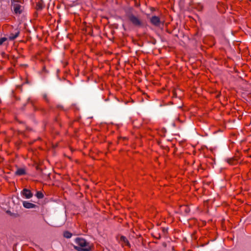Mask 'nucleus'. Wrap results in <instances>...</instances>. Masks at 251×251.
<instances>
[{"label": "nucleus", "mask_w": 251, "mask_h": 251, "mask_svg": "<svg viewBox=\"0 0 251 251\" xmlns=\"http://www.w3.org/2000/svg\"><path fill=\"white\" fill-rule=\"evenodd\" d=\"M151 23L154 25L158 26L160 25L161 21L159 17L156 16H152L150 19Z\"/></svg>", "instance_id": "nucleus-4"}, {"label": "nucleus", "mask_w": 251, "mask_h": 251, "mask_svg": "<svg viewBox=\"0 0 251 251\" xmlns=\"http://www.w3.org/2000/svg\"><path fill=\"white\" fill-rule=\"evenodd\" d=\"M35 196L38 199H42L44 198V195L42 191H38L35 194Z\"/></svg>", "instance_id": "nucleus-8"}, {"label": "nucleus", "mask_w": 251, "mask_h": 251, "mask_svg": "<svg viewBox=\"0 0 251 251\" xmlns=\"http://www.w3.org/2000/svg\"><path fill=\"white\" fill-rule=\"evenodd\" d=\"M22 3H17L11 4L14 12L16 14H20L23 10V6L21 5Z\"/></svg>", "instance_id": "nucleus-3"}, {"label": "nucleus", "mask_w": 251, "mask_h": 251, "mask_svg": "<svg viewBox=\"0 0 251 251\" xmlns=\"http://www.w3.org/2000/svg\"><path fill=\"white\" fill-rule=\"evenodd\" d=\"M11 0V4L17 3H23V2H24L23 0Z\"/></svg>", "instance_id": "nucleus-12"}, {"label": "nucleus", "mask_w": 251, "mask_h": 251, "mask_svg": "<svg viewBox=\"0 0 251 251\" xmlns=\"http://www.w3.org/2000/svg\"><path fill=\"white\" fill-rule=\"evenodd\" d=\"M226 161L230 165H234L236 163V160L233 158H228L226 160Z\"/></svg>", "instance_id": "nucleus-10"}, {"label": "nucleus", "mask_w": 251, "mask_h": 251, "mask_svg": "<svg viewBox=\"0 0 251 251\" xmlns=\"http://www.w3.org/2000/svg\"><path fill=\"white\" fill-rule=\"evenodd\" d=\"M22 195L26 199H29L33 196V194L31 192L30 190L25 188L22 192Z\"/></svg>", "instance_id": "nucleus-5"}, {"label": "nucleus", "mask_w": 251, "mask_h": 251, "mask_svg": "<svg viewBox=\"0 0 251 251\" xmlns=\"http://www.w3.org/2000/svg\"><path fill=\"white\" fill-rule=\"evenodd\" d=\"M26 208H32L35 207V205H23Z\"/></svg>", "instance_id": "nucleus-15"}, {"label": "nucleus", "mask_w": 251, "mask_h": 251, "mask_svg": "<svg viewBox=\"0 0 251 251\" xmlns=\"http://www.w3.org/2000/svg\"><path fill=\"white\" fill-rule=\"evenodd\" d=\"M23 204H32L31 203H30V202H24L23 203Z\"/></svg>", "instance_id": "nucleus-17"}, {"label": "nucleus", "mask_w": 251, "mask_h": 251, "mask_svg": "<svg viewBox=\"0 0 251 251\" xmlns=\"http://www.w3.org/2000/svg\"><path fill=\"white\" fill-rule=\"evenodd\" d=\"M6 212L7 214H9L10 215H13V213L11 211H10V210H6Z\"/></svg>", "instance_id": "nucleus-16"}, {"label": "nucleus", "mask_w": 251, "mask_h": 251, "mask_svg": "<svg viewBox=\"0 0 251 251\" xmlns=\"http://www.w3.org/2000/svg\"><path fill=\"white\" fill-rule=\"evenodd\" d=\"M25 170L24 168H18L15 172L18 176H22L25 174Z\"/></svg>", "instance_id": "nucleus-7"}, {"label": "nucleus", "mask_w": 251, "mask_h": 251, "mask_svg": "<svg viewBox=\"0 0 251 251\" xmlns=\"http://www.w3.org/2000/svg\"><path fill=\"white\" fill-rule=\"evenodd\" d=\"M63 235L64 237L66 238H70L72 236V234L71 232L66 231L64 232Z\"/></svg>", "instance_id": "nucleus-11"}, {"label": "nucleus", "mask_w": 251, "mask_h": 251, "mask_svg": "<svg viewBox=\"0 0 251 251\" xmlns=\"http://www.w3.org/2000/svg\"><path fill=\"white\" fill-rule=\"evenodd\" d=\"M121 241H123L124 243H126L127 245L129 244L128 241L127 240V239L126 238V237L122 236L121 237Z\"/></svg>", "instance_id": "nucleus-13"}, {"label": "nucleus", "mask_w": 251, "mask_h": 251, "mask_svg": "<svg viewBox=\"0 0 251 251\" xmlns=\"http://www.w3.org/2000/svg\"><path fill=\"white\" fill-rule=\"evenodd\" d=\"M44 98H45V99L46 100H47L46 99V96H45V97H44Z\"/></svg>", "instance_id": "nucleus-18"}, {"label": "nucleus", "mask_w": 251, "mask_h": 251, "mask_svg": "<svg viewBox=\"0 0 251 251\" xmlns=\"http://www.w3.org/2000/svg\"><path fill=\"white\" fill-rule=\"evenodd\" d=\"M19 34V31L16 32L15 34L11 33L9 36V38L10 40H14L15 38H16L18 36Z\"/></svg>", "instance_id": "nucleus-9"}, {"label": "nucleus", "mask_w": 251, "mask_h": 251, "mask_svg": "<svg viewBox=\"0 0 251 251\" xmlns=\"http://www.w3.org/2000/svg\"><path fill=\"white\" fill-rule=\"evenodd\" d=\"M75 243L78 245V247H80L82 248L91 247L90 246H89V243L86 241V240L82 238H76L75 239Z\"/></svg>", "instance_id": "nucleus-2"}, {"label": "nucleus", "mask_w": 251, "mask_h": 251, "mask_svg": "<svg viewBox=\"0 0 251 251\" xmlns=\"http://www.w3.org/2000/svg\"><path fill=\"white\" fill-rule=\"evenodd\" d=\"M7 38L6 37H2L0 39V45H1L4 42L7 41Z\"/></svg>", "instance_id": "nucleus-14"}, {"label": "nucleus", "mask_w": 251, "mask_h": 251, "mask_svg": "<svg viewBox=\"0 0 251 251\" xmlns=\"http://www.w3.org/2000/svg\"><path fill=\"white\" fill-rule=\"evenodd\" d=\"M126 16L127 18L131 24L137 27H141L143 24L142 20L133 13V9L129 8L126 11Z\"/></svg>", "instance_id": "nucleus-1"}, {"label": "nucleus", "mask_w": 251, "mask_h": 251, "mask_svg": "<svg viewBox=\"0 0 251 251\" xmlns=\"http://www.w3.org/2000/svg\"><path fill=\"white\" fill-rule=\"evenodd\" d=\"M74 249L77 251H91V247H87L85 248H82L78 247L77 246L73 245Z\"/></svg>", "instance_id": "nucleus-6"}]
</instances>
